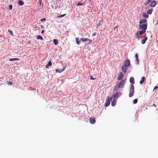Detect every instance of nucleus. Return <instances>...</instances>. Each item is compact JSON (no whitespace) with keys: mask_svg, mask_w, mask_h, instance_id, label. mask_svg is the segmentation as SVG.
Masks as SVG:
<instances>
[{"mask_svg":"<svg viewBox=\"0 0 158 158\" xmlns=\"http://www.w3.org/2000/svg\"><path fill=\"white\" fill-rule=\"evenodd\" d=\"M82 5H83V4L81 3H78V4H77V6Z\"/></svg>","mask_w":158,"mask_h":158,"instance_id":"nucleus-39","label":"nucleus"},{"mask_svg":"<svg viewBox=\"0 0 158 158\" xmlns=\"http://www.w3.org/2000/svg\"><path fill=\"white\" fill-rule=\"evenodd\" d=\"M152 0H148V2L146 4H148L149 3H150Z\"/></svg>","mask_w":158,"mask_h":158,"instance_id":"nucleus-37","label":"nucleus"},{"mask_svg":"<svg viewBox=\"0 0 158 158\" xmlns=\"http://www.w3.org/2000/svg\"><path fill=\"white\" fill-rule=\"evenodd\" d=\"M135 57H136V59L138 58V56L137 54L136 53L135 54Z\"/></svg>","mask_w":158,"mask_h":158,"instance_id":"nucleus-36","label":"nucleus"},{"mask_svg":"<svg viewBox=\"0 0 158 158\" xmlns=\"http://www.w3.org/2000/svg\"><path fill=\"white\" fill-rule=\"evenodd\" d=\"M143 15L144 18H147L148 17V14H146L145 13H143Z\"/></svg>","mask_w":158,"mask_h":158,"instance_id":"nucleus-22","label":"nucleus"},{"mask_svg":"<svg viewBox=\"0 0 158 158\" xmlns=\"http://www.w3.org/2000/svg\"><path fill=\"white\" fill-rule=\"evenodd\" d=\"M44 30H42L41 31V33H44Z\"/></svg>","mask_w":158,"mask_h":158,"instance_id":"nucleus-43","label":"nucleus"},{"mask_svg":"<svg viewBox=\"0 0 158 158\" xmlns=\"http://www.w3.org/2000/svg\"><path fill=\"white\" fill-rule=\"evenodd\" d=\"M118 83H119V82H118L117 84V85L114 86V91H117L118 89V88H120V87L118 85Z\"/></svg>","mask_w":158,"mask_h":158,"instance_id":"nucleus-14","label":"nucleus"},{"mask_svg":"<svg viewBox=\"0 0 158 158\" xmlns=\"http://www.w3.org/2000/svg\"><path fill=\"white\" fill-rule=\"evenodd\" d=\"M158 88V86H155L154 88V89H157Z\"/></svg>","mask_w":158,"mask_h":158,"instance_id":"nucleus-40","label":"nucleus"},{"mask_svg":"<svg viewBox=\"0 0 158 158\" xmlns=\"http://www.w3.org/2000/svg\"><path fill=\"white\" fill-rule=\"evenodd\" d=\"M37 39H40L41 40H43V38L42 36L40 35H38L37 37Z\"/></svg>","mask_w":158,"mask_h":158,"instance_id":"nucleus-28","label":"nucleus"},{"mask_svg":"<svg viewBox=\"0 0 158 158\" xmlns=\"http://www.w3.org/2000/svg\"><path fill=\"white\" fill-rule=\"evenodd\" d=\"M145 30H142L141 31H138V32L139 33V35H141L142 34L145 33L146 32Z\"/></svg>","mask_w":158,"mask_h":158,"instance_id":"nucleus-21","label":"nucleus"},{"mask_svg":"<svg viewBox=\"0 0 158 158\" xmlns=\"http://www.w3.org/2000/svg\"><path fill=\"white\" fill-rule=\"evenodd\" d=\"M138 102V99H134L133 101V103L134 104H136Z\"/></svg>","mask_w":158,"mask_h":158,"instance_id":"nucleus-30","label":"nucleus"},{"mask_svg":"<svg viewBox=\"0 0 158 158\" xmlns=\"http://www.w3.org/2000/svg\"><path fill=\"white\" fill-rule=\"evenodd\" d=\"M8 31L10 33V34L12 35H13V32L11 30H8Z\"/></svg>","mask_w":158,"mask_h":158,"instance_id":"nucleus-31","label":"nucleus"},{"mask_svg":"<svg viewBox=\"0 0 158 158\" xmlns=\"http://www.w3.org/2000/svg\"><path fill=\"white\" fill-rule=\"evenodd\" d=\"M18 3L19 5H23L24 4V2L22 0H19L18 2Z\"/></svg>","mask_w":158,"mask_h":158,"instance_id":"nucleus-19","label":"nucleus"},{"mask_svg":"<svg viewBox=\"0 0 158 158\" xmlns=\"http://www.w3.org/2000/svg\"><path fill=\"white\" fill-rule=\"evenodd\" d=\"M42 3V0H40L39 1V4L40 5Z\"/></svg>","mask_w":158,"mask_h":158,"instance_id":"nucleus-41","label":"nucleus"},{"mask_svg":"<svg viewBox=\"0 0 158 158\" xmlns=\"http://www.w3.org/2000/svg\"><path fill=\"white\" fill-rule=\"evenodd\" d=\"M46 20V19L45 18H44L43 19H40V21L41 22L45 21Z\"/></svg>","mask_w":158,"mask_h":158,"instance_id":"nucleus-32","label":"nucleus"},{"mask_svg":"<svg viewBox=\"0 0 158 158\" xmlns=\"http://www.w3.org/2000/svg\"><path fill=\"white\" fill-rule=\"evenodd\" d=\"M134 86L133 85H131L130 89V93L129 94V96L130 97H131L134 95Z\"/></svg>","mask_w":158,"mask_h":158,"instance_id":"nucleus-1","label":"nucleus"},{"mask_svg":"<svg viewBox=\"0 0 158 158\" xmlns=\"http://www.w3.org/2000/svg\"><path fill=\"white\" fill-rule=\"evenodd\" d=\"M156 4V2L155 1H153L150 4L149 6L151 7H153L155 6Z\"/></svg>","mask_w":158,"mask_h":158,"instance_id":"nucleus-11","label":"nucleus"},{"mask_svg":"<svg viewBox=\"0 0 158 158\" xmlns=\"http://www.w3.org/2000/svg\"><path fill=\"white\" fill-rule=\"evenodd\" d=\"M95 78H94L92 76H90V79L91 80H95Z\"/></svg>","mask_w":158,"mask_h":158,"instance_id":"nucleus-34","label":"nucleus"},{"mask_svg":"<svg viewBox=\"0 0 158 158\" xmlns=\"http://www.w3.org/2000/svg\"><path fill=\"white\" fill-rule=\"evenodd\" d=\"M53 43L55 45H57L58 44V40L56 39H54Z\"/></svg>","mask_w":158,"mask_h":158,"instance_id":"nucleus-26","label":"nucleus"},{"mask_svg":"<svg viewBox=\"0 0 158 158\" xmlns=\"http://www.w3.org/2000/svg\"><path fill=\"white\" fill-rule=\"evenodd\" d=\"M41 28H44V26H43L41 25Z\"/></svg>","mask_w":158,"mask_h":158,"instance_id":"nucleus-44","label":"nucleus"},{"mask_svg":"<svg viewBox=\"0 0 158 158\" xmlns=\"http://www.w3.org/2000/svg\"><path fill=\"white\" fill-rule=\"evenodd\" d=\"M153 105L154 106H155V107H156V105H155V104H153Z\"/></svg>","mask_w":158,"mask_h":158,"instance_id":"nucleus-45","label":"nucleus"},{"mask_svg":"<svg viewBox=\"0 0 158 158\" xmlns=\"http://www.w3.org/2000/svg\"><path fill=\"white\" fill-rule=\"evenodd\" d=\"M136 61L137 62V64H138L139 62V60L138 58L136 59Z\"/></svg>","mask_w":158,"mask_h":158,"instance_id":"nucleus-35","label":"nucleus"},{"mask_svg":"<svg viewBox=\"0 0 158 158\" xmlns=\"http://www.w3.org/2000/svg\"><path fill=\"white\" fill-rule=\"evenodd\" d=\"M9 61H12L13 60H19V59L18 58H10L9 59Z\"/></svg>","mask_w":158,"mask_h":158,"instance_id":"nucleus-23","label":"nucleus"},{"mask_svg":"<svg viewBox=\"0 0 158 158\" xmlns=\"http://www.w3.org/2000/svg\"><path fill=\"white\" fill-rule=\"evenodd\" d=\"M96 35V33H94L93 35H92V36H95Z\"/></svg>","mask_w":158,"mask_h":158,"instance_id":"nucleus-42","label":"nucleus"},{"mask_svg":"<svg viewBox=\"0 0 158 158\" xmlns=\"http://www.w3.org/2000/svg\"><path fill=\"white\" fill-rule=\"evenodd\" d=\"M135 36L138 39H139L141 35H139V33L137 32L135 35Z\"/></svg>","mask_w":158,"mask_h":158,"instance_id":"nucleus-25","label":"nucleus"},{"mask_svg":"<svg viewBox=\"0 0 158 158\" xmlns=\"http://www.w3.org/2000/svg\"><path fill=\"white\" fill-rule=\"evenodd\" d=\"M112 97L109 98V97H108V98L106 100V102L105 104V106L106 107L110 105V102L112 100Z\"/></svg>","mask_w":158,"mask_h":158,"instance_id":"nucleus-3","label":"nucleus"},{"mask_svg":"<svg viewBox=\"0 0 158 158\" xmlns=\"http://www.w3.org/2000/svg\"><path fill=\"white\" fill-rule=\"evenodd\" d=\"M130 81L131 84H134L135 83L134 79L133 77H131L130 79Z\"/></svg>","mask_w":158,"mask_h":158,"instance_id":"nucleus-13","label":"nucleus"},{"mask_svg":"<svg viewBox=\"0 0 158 158\" xmlns=\"http://www.w3.org/2000/svg\"><path fill=\"white\" fill-rule=\"evenodd\" d=\"M146 21L147 20L145 19H142L139 21V24H145Z\"/></svg>","mask_w":158,"mask_h":158,"instance_id":"nucleus-12","label":"nucleus"},{"mask_svg":"<svg viewBox=\"0 0 158 158\" xmlns=\"http://www.w3.org/2000/svg\"><path fill=\"white\" fill-rule=\"evenodd\" d=\"M127 67H128L124 65L122 66V71L123 73H125L127 72Z\"/></svg>","mask_w":158,"mask_h":158,"instance_id":"nucleus-6","label":"nucleus"},{"mask_svg":"<svg viewBox=\"0 0 158 158\" xmlns=\"http://www.w3.org/2000/svg\"><path fill=\"white\" fill-rule=\"evenodd\" d=\"M152 11H153V10L152 9H149V10L148 11H147V14H149L150 15H151L152 12Z\"/></svg>","mask_w":158,"mask_h":158,"instance_id":"nucleus-27","label":"nucleus"},{"mask_svg":"<svg viewBox=\"0 0 158 158\" xmlns=\"http://www.w3.org/2000/svg\"><path fill=\"white\" fill-rule=\"evenodd\" d=\"M9 9L10 10H11L12 8V6L11 5H10L9 6Z\"/></svg>","mask_w":158,"mask_h":158,"instance_id":"nucleus-33","label":"nucleus"},{"mask_svg":"<svg viewBox=\"0 0 158 158\" xmlns=\"http://www.w3.org/2000/svg\"><path fill=\"white\" fill-rule=\"evenodd\" d=\"M126 79H123L122 80L120 83L118 84V85L119 86L120 88L123 87L124 85L126 82Z\"/></svg>","mask_w":158,"mask_h":158,"instance_id":"nucleus-4","label":"nucleus"},{"mask_svg":"<svg viewBox=\"0 0 158 158\" xmlns=\"http://www.w3.org/2000/svg\"><path fill=\"white\" fill-rule=\"evenodd\" d=\"M116 99L115 98H114L113 101L111 102V105L112 106H114L116 105Z\"/></svg>","mask_w":158,"mask_h":158,"instance_id":"nucleus-17","label":"nucleus"},{"mask_svg":"<svg viewBox=\"0 0 158 158\" xmlns=\"http://www.w3.org/2000/svg\"><path fill=\"white\" fill-rule=\"evenodd\" d=\"M148 37L147 36H145V38L142 40L141 41V43L143 44H144L145 43L146 41L147 40Z\"/></svg>","mask_w":158,"mask_h":158,"instance_id":"nucleus-16","label":"nucleus"},{"mask_svg":"<svg viewBox=\"0 0 158 158\" xmlns=\"http://www.w3.org/2000/svg\"><path fill=\"white\" fill-rule=\"evenodd\" d=\"M76 41L77 43L79 45L80 44V41L79 40V38H76Z\"/></svg>","mask_w":158,"mask_h":158,"instance_id":"nucleus-24","label":"nucleus"},{"mask_svg":"<svg viewBox=\"0 0 158 158\" xmlns=\"http://www.w3.org/2000/svg\"><path fill=\"white\" fill-rule=\"evenodd\" d=\"M64 69H65L64 68L61 69H56V72H58V73H60L62 72L64 70Z\"/></svg>","mask_w":158,"mask_h":158,"instance_id":"nucleus-15","label":"nucleus"},{"mask_svg":"<svg viewBox=\"0 0 158 158\" xmlns=\"http://www.w3.org/2000/svg\"><path fill=\"white\" fill-rule=\"evenodd\" d=\"M52 63L51 62V61H49L48 62V64L46 65L45 67L46 68H48V66H52Z\"/></svg>","mask_w":158,"mask_h":158,"instance_id":"nucleus-18","label":"nucleus"},{"mask_svg":"<svg viewBox=\"0 0 158 158\" xmlns=\"http://www.w3.org/2000/svg\"><path fill=\"white\" fill-rule=\"evenodd\" d=\"M123 76L124 75L123 74L122 72H121L120 73L119 75L118 76V80L119 81L122 80L123 78Z\"/></svg>","mask_w":158,"mask_h":158,"instance_id":"nucleus-9","label":"nucleus"},{"mask_svg":"<svg viewBox=\"0 0 158 158\" xmlns=\"http://www.w3.org/2000/svg\"><path fill=\"white\" fill-rule=\"evenodd\" d=\"M145 78L144 77H142L140 81V83L142 84L145 81Z\"/></svg>","mask_w":158,"mask_h":158,"instance_id":"nucleus-20","label":"nucleus"},{"mask_svg":"<svg viewBox=\"0 0 158 158\" xmlns=\"http://www.w3.org/2000/svg\"><path fill=\"white\" fill-rule=\"evenodd\" d=\"M89 121L91 124H94L95 123L96 120L94 118H89Z\"/></svg>","mask_w":158,"mask_h":158,"instance_id":"nucleus-10","label":"nucleus"},{"mask_svg":"<svg viewBox=\"0 0 158 158\" xmlns=\"http://www.w3.org/2000/svg\"><path fill=\"white\" fill-rule=\"evenodd\" d=\"M80 40L81 41H82L83 42H84L85 41L88 40L89 41V42L88 43L89 44H90L91 42H92V40H89L87 38H81L80 39Z\"/></svg>","mask_w":158,"mask_h":158,"instance_id":"nucleus-8","label":"nucleus"},{"mask_svg":"<svg viewBox=\"0 0 158 158\" xmlns=\"http://www.w3.org/2000/svg\"><path fill=\"white\" fill-rule=\"evenodd\" d=\"M124 65H125L127 67H128L130 66V61L128 59H126L124 62Z\"/></svg>","mask_w":158,"mask_h":158,"instance_id":"nucleus-5","label":"nucleus"},{"mask_svg":"<svg viewBox=\"0 0 158 158\" xmlns=\"http://www.w3.org/2000/svg\"><path fill=\"white\" fill-rule=\"evenodd\" d=\"M122 94L121 92H117L114 95H113V97L115 98H118L119 96H121Z\"/></svg>","mask_w":158,"mask_h":158,"instance_id":"nucleus-7","label":"nucleus"},{"mask_svg":"<svg viewBox=\"0 0 158 158\" xmlns=\"http://www.w3.org/2000/svg\"><path fill=\"white\" fill-rule=\"evenodd\" d=\"M66 15V14H64L62 15H60L57 16L58 18H61L64 16Z\"/></svg>","mask_w":158,"mask_h":158,"instance_id":"nucleus-29","label":"nucleus"},{"mask_svg":"<svg viewBox=\"0 0 158 158\" xmlns=\"http://www.w3.org/2000/svg\"><path fill=\"white\" fill-rule=\"evenodd\" d=\"M8 83L11 85H12V82H8Z\"/></svg>","mask_w":158,"mask_h":158,"instance_id":"nucleus-38","label":"nucleus"},{"mask_svg":"<svg viewBox=\"0 0 158 158\" xmlns=\"http://www.w3.org/2000/svg\"><path fill=\"white\" fill-rule=\"evenodd\" d=\"M139 29H142L146 31L147 27V23L139 24Z\"/></svg>","mask_w":158,"mask_h":158,"instance_id":"nucleus-2","label":"nucleus"}]
</instances>
